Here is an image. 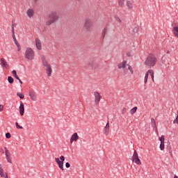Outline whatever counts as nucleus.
<instances>
[{
  "mask_svg": "<svg viewBox=\"0 0 178 178\" xmlns=\"http://www.w3.org/2000/svg\"><path fill=\"white\" fill-rule=\"evenodd\" d=\"M14 42H15V45H17V47H19V45H20L19 44V42H17V40H14Z\"/></svg>",
  "mask_w": 178,
  "mask_h": 178,
  "instance_id": "obj_39",
  "label": "nucleus"
},
{
  "mask_svg": "<svg viewBox=\"0 0 178 178\" xmlns=\"http://www.w3.org/2000/svg\"><path fill=\"white\" fill-rule=\"evenodd\" d=\"M93 95L95 105H99V102H101V99H102V96L98 91L94 92Z\"/></svg>",
  "mask_w": 178,
  "mask_h": 178,
  "instance_id": "obj_8",
  "label": "nucleus"
},
{
  "mask_svg": "<svg viewBox=\"0 0 178 178\" xmlns=\"http://www.w3.org/2000/svg\"><path fill=\"white\" fill-rule=\"evenodd\" d=\"M137 112V107H134L131 111L130 113L131 115H134Z\"/></svg>",
  "mask_w": 178,
  "mask_h": 178,
  "instance_id": "obj_29",
  "label": "nucleus"
},
{
  "mask_svg": "<svg viewBox=\"0 0 178 178\" xmlns=\"http://www.w3.org/2000/svg\"><path fill=\"white\" fill-rule=\"evenodd\" d=\"M0 154H5L6 159L8 163H13V161L12 160V154H10V152H9L6 147H0Z\"/></svg>",
  "mask_w": 178,
  "mask_h": 178,
  "instance_id": "obj_4",
  "label": "nucleus"
},
{
  "mask_svg": "<svg viewBox=\"0 0 178 178\" xmlns=\"http://www.w3.org/2000/svg\"><path fill=\"white\" fill-rule=\"evenodd\" d=\"M174 124H178V114L177 115L176 118L173 121Z\"/></svg>",
  "mask_w": 178,
  "mask_h": 178,
  "instance_id": "obj_33",
  "label": "nucleus"
},
{
  "mask_svg": "<svg viewBox=\"0 0 178 178\" xmlns=\"http://www.w3.org/2000/svg\"><path fill=\"white\" fill-rule=\"evenodd\" d=\"M49 19L46 22V26H51L59 19V15L56 12H52L48 15Z\"/></svg>",
  "mask_w": 178,
  "mask_h": 178,
  "instance_id": "obj_3",
  "label": "nucleus"
},
{
  "mask_svg": "<svg viewBox=\"0 0 178 178\" xmlns=\"http://www.w3.org/2000/svg\"><path fill=\"white\" fill-rule=\"evenodd\" d=\"M159 140L161 141L160 149H161V151H163V149H165V136H161L159 138Z\"/></svg>",
  "mask_w": 178,
  "mask_h": 178,
  "instance_id": "obj_14",
  "label": "nucleus"
},
{
  "mask_svg": "<svg viewBox=\"0 0 178 178\" xmlns=\"http://www.w3.org/2000/svg\"><path fill=\"white\" fill-rule=\"evenodd\" d=\"M172 33L176 37V38H178V26H175L172 27Z\"/></svg>",
  "mask_w": 178,
  "mask_h": 178,
  "instance_id": "obj_21",
  "label": "nucleus"
},
{
  "mask_svg": "<svg viewBox=\"0 0 178 178\" xmlns=\"http://www.w3.org/2000/svg\"><path fill=\"white\" fill-rule=\"evenodd\" d=\"M13 38L14 41H16V36L15 35V29L13 27Z\"/></svg>",
  "mask_w": 178,
  "mask_h": 178,
  "instance_id": "obj_34",
  "label": "nucleus"
},
{
  "mask_svg": "<svg viewBox=\"0 0 178 178\" xmlns=\"http://www.w3.org/2000/svg\"><path fill=\"white\" fill-rule=\"evenodd\" d=\"M138 30H139L138 26H135L132 30L131 34H136L138 33Z\"/></svg>",
  "mask_w": 178,
  "mask_h": 178,
  "instance_id": "obj_27",
  "label": "nucleus"
},
{
  "mask_svg": "<svg viewBox=\"0 0 178 178\" xmlns=\"http://www.w3.org/2000/svg\"><path fill=\"white\" fill-rule=\"evenodd\" d=\"M3 111V105H0V112H2Z\"/></svg>",
  "mask_w": 178,
  "mask_h": 178,
  "instance_id": "obj_40",
  "label": "nucleus"
},
{
  "mask_svg": "<svg viewBox=\"0 0 178 178\" xmlns=\"http://www.w3.org/2000/svg\"><path fill=\"white\" fill-rule=\"evenodd\" d=\"M41 59L43 66L46 67L45 70L47 76L51 77V75L52 74V68L51 67V65L48 63V60L45 56H41Z\"/></svg>",
  "mask_w": 178,
  "mask_h": 178,
  "instance_id": "obj_2",
  "label": "nucleus"
},
{
  "mask_svg": "<svg viewBox=\"0 0 178 178\" xmlns=\"http://www.w3.org/2000/svg\"><path fill=\"white\" fill-rule=\"evenodd\" d=\"M115 19L116 20V22H118V23H122V19H120V17H118V16H115Z\"/></svg>",
  "mask_w": 178,
  "mask_h": 178,
  "instance_id": "obj_32",
  "label": "nucleus"
},
{
  "mask_svg": "<svg viewBox=\"0 0 178 178\" xmlns=\"http://www.w3.org/2000/svg\"><path fill=\"white\" fill-rule=\"evenodd\" d=\"M152 129H153V131H155L156 134H158V133H159L158 132V127H153Z\"/></svg>",
  "mask_w": 178,
  "mask_h": 178,
  "instance_id": "obj_35",
  "label": "nucleus"
},
{
  "mask_svg": "<svg viewBox=\"0 0 178 178\" xmlns=\"http://www.w3.org/2000/svg\"><path fill=\"white\" fill-rule=\"evenodd\" d=\"M94 27V23L91 19H85L83 28L86 31H91Z\"/></svg>",
  "mask_w": 178,
  "mask_h": 178,
  "instance_id": "obj_6",
  "label": "nucleus"
},
{
  "mask_svg": "<svg viewBox=\"0 0 178 178\" xmlns=\"http://www.w3.org/2000/svg\"><path fill=\"white\" fill-rule=\"evenodd\" d=\"M17 80L20 83V84H23V81H22V80H20V78H19V79H17Z\"/></svg>",
  "mask_w": 178,
  "mask_h": 178,
  "instance_id": "obj_44",
  "label": "nucleus"
},
{
  "mask_svg": "<svg viewBox=\"0 0 178 178\" xmlns=\"http://www.w3.org/2000/svg\"><path fill=\"white\" fill-rule=\"evenodd\" d=\"M118 3L120 8H123L124 6V0H118Z\"/></svg>",
  "mask_w": 178,
  "mask_h": 178,
  "instance_id": "obj_25",
  "label": "nucleus"
},
{
  "mask_svg": "<svg viewBox=\"0 0 178 178\" xmlns=\"http://www.w3.org/2000/svg\"><path fill=\"white\" fill-rule=\"evenodd\" d=\"M127 65V61L124 60L118 65V69H124V67H126Z\"/></svg>",
  "mask_w": 178,
  "mask_h": 178,
  "instance_id": "obj_20",
  "label": "nucleus"
},
{
  "mask_svg": "<svg viewBox=\"0 0 178 178\" xmlns=\"http://www.w3.org/2000/svg\"><path fill=\"white\" fill-rule=\"evenodd\" d=\"M127 66L128 67V70H129L131 74H134V70L133 69V67L129 64H127Z\"/></svg>",
  "mask_w": 178,
  "mask_h": 178,
  "instance_id": "obj_24",
  "label": "nucleus"
},
{
  "mask_svg": "<svg viewBox=\"0 0 178 178\" xmlns=\"http://www.w3.org/2000/svg\"><path fill=\"white\" fill-rule=\"evenodd\" d=\"M149 76V73L147 72L145 73V77H144V84H147L148 83V77Z\"/></svg>",
  "mask_w": 178,
  "mask_h": 178,
  "instance_id": "obj_23",
  "label": "nucleus"
},
{
  "mask_svg": "<svg viewBox=\"0 0 178 178\" xmlns=\"http://www.w3.org/2000/svg\"><path fill=\"white\" fill-rule=\"evenodd\" d=\"M132 162H134L136 165H141V160L138 157V154L137 151L134 150V154L132 156Z\"/></svg>",
  "mask_w": 178,
  "mask_h": 178,
  "instance_id": "obj_9",
  "label": "nucleus"
},
{
  "mask_svg": "<svg viewBox=\"0 0 178 178\" xmlns=\"http://www.w3.org/2000/svg\"><path fill=\"white\" fill-rule=\"evenodd\" d=\"M89 65H90V66H95V63H94V61H91V62L89 63Z\"/></svg>",
  "mask_w": 178,
  "mask_h": 178,
  "instance_id": "obj_41",
  "label": "nucleus"
},
{
  "mask_svg": "<svg viewBox=\"0 0 178 178\" xmlns=\"http://www.w3.org/2000/svg\"><path fill=\"white\" fill-rule=\"evenodd\" d=\"M157 61L158 60L156 59V57L155 56V55L152 54H149L147 56L145 60L144 61V65L145 66H147V67H154V66L156 65Z\"/></svg>",
  "mask_w": 178,
  "mask_h": 178,
  "instance_id": "obj_1",
  "label": "nucleus"
},
{
  "mask_svg": "<svg viewBox=\"0 0 178 178\" xmlns=\"http://www.w3.org/2000/svg\"><path fill=\"white\" fill-rule=\"evenodd\" d=\"M55 161L57 163V165H58V168L62 170H65V168L63 167V163L65 162V156H61L59 158H55Z\"/></svg>",
  "mask_w": 178,
  "mask_h": 178,
  "instance_id": "obj_7",
  "label": "nucleus"
},
{
  "mask_svg": "<svg viewBox=\"0 0 178 178\" xmlns=\"http://www.w3.org/2000/svg\"><path fill=\"white\" fill-rule=\"evenodd\" d=\"M126 5L129 10H133L134 7L133 6V2L131 1L130 0L127 1Z\"/></svg>",
  "mask_w": 178,
  "mask_h": 178,
  "instance_id": "obj_19",
  "label": "nucleus"
},
{
  "mask_svg": "<svg viewBox=\"0 0 178 178\" xmlns=\"http://www.w3.org/2000/svg\"><path fill=\"white\" fill-rule=\"evenodd\" d=\"M111 129V127L109 125V121L107 122L106 126L103 129V133L105 136H108L109 134V130Z\"/></svg>",
  "mask_w": 178,
  "mask_h": 178,
  "instance_id": "obj_15",
  "label": "nucleus"
},
{
  "mask_svg": "<svg viewBox=\"0 0 178 178\" xmlns=\"http://www.w3.org/2000/svg\"><path fill=\"white\" fill-rule=\"evenodd\" d=\"M0 65L3 69L8 70L10 68L8 61H6L3 58H0Z\"/></svg>",
  "mask_w": 178,
  "mask_h": 178,
  "instance_id": "obj_11",
  "label": "nucleus"
},
{
  "mask_svg": "<svg viewBox=\"0 0 178 178\" xmlns=\"http://www.w3.org/2000/svg\"><path fill=\"white\" fill-rule=\"evenodd\" d=\"M10 137H11L10 133H6V138H10Z\"/></svg>",
  "mask_w": 178,
  "mask_h": 178,
  "instance_id": "obj_38",
  "label": "nucleus"
},
{
  "mask_svg": "<svg viewBox=\"0 0 178 178\" xmlns=\"http://www.w3.org/2000/svg\"><path fill=\"white\" fill-rule=\"evenodd\" d=\"M0 177L9 178L8 177V172H5V171H3V168H2V164H0Z\"/></svg>",
  "mask_w": 178,
  "mask_h": 178,
  "instance_id": "obj_16",
  "label": "nucleus"
},
{
  "mask_svg": "<svg viewBox=\"0 0 178 178\" xmlns=\"http://www.w3.org/2000/svg\"><path fill=\"white\" fill-rule=\"evenodd\" d=\"M148 73H149V76H151L153 83H155V79H154L155 72H154V70H148Z\"/></svg>",
  "mask_w": 178,
  "mask_h": 178,
  "instance_id": "obj_22",
  "label": "nucleus"
},
{
  "mask_svg": "<svg viewBox=\"0 0 178 178\" xmlns=\"http://www.w3.org/2000/svg\"><path fill=\"white\" fill-rule=\"evenodd\" d=\"M106 34V29H104L103 31H102V35L103 37H105V35Z\"/></svg>",
  "mask_w": 178,
  "mask_h": 178,
  "instance_id": "obj_37",
  "label": "nucleus"
},
{
  "mask_svg": "<svg viewBox=\"0 0 178 178\" xmlns=\"http://www.w3.org/2000/svg\"><path fill=\"white\" fill-rule=\"evenodd\" d=\"M80 138L79 134L76 132L74 133L70 138V143L73 144V143H76V141Z\"/></svg>",
  "mask_w": 178,
  "mask_h": 178,
  "instance_id": "obj_13",
  "label": "nucleus"
},
{
  "mask_svg": "<svg viewBox=\"0 0 178 178\" xmlns=\"http://www.w3.org/2000/svg\"><path fill=\"white\" fill-rule=\"evenodd\" d=\"M17 97H19L20 99H24V95L23 93L17 92Z\"/></svg>",
  "mask_w": 178,
  "mask_h": 178,
  "instance_id": "obj_30",
  "label": "nucleus"
},
{
  "mask_svg": "<svg viewBox=\"0 0 178 178\" xmlns=\"http://www.w3.org/2000/svg\"><path fill=\"white\" fill-rule=\"evenodd\" d=\"M12 74L13 77H15V79H16L17 80H19V76H17V73L16 72V70H13Z\"/></svg>",
  "mask_w": 178,
  "mask_h": 178,
  "instance_id": "obj_28",
  "label": "nucleus"
},
{
  "mask_svg": "<svg viewBox=\"0 0 178 178\" xmlns=\"http://www.w3.org/2000/svg\"><path fill=\"white\" fill-rule=\"evenodd\" d=\"M38 0H33V2H37Z\"/></svg>",
  "mask_w": 178,
  "mask_h": 178,
  "instance_id": "obj_47",
  "label": "nucleus"
},
{
  "mask_svg": "<svg viewBox=\"0 0 178 178\" xmlns=\"http://www.w3.org/2000/svg\"><path fill=\"white\" fill-rule=\"evenodd\" d=\"M24 56L28 60H33L35 58L34 50L31 47H28L25 50Z\"/></svg>",
  "mask_w": 178,
  "mask_h": 178,
  "instance_id": "obj_5",
  "label": "nucleus"
},
{
  "mask_svg": "<svg viewBox=\"0 0 178 178\" xmlns=\"http://www.w3.org/2000/svg\"><path fill=\"white\" fill-rule=\"evenodd\" d=\"M8 83H10V84H13V83L14 81L13 78H12V76H8Z\"/></svg>",
  "mask_w": 178,
  "mask_h": 178,
  "instance_id": "obj_31",
  "label": "nucleus"
},
{
  "mask_svg": "<svg viewBox=\"0 0 178 178\" xmlns=\"http://www.w3.org/2000/svg\"><path fill=\"white\" fill-rule=\"evenodd\" d=\"M167 54H169V51H168Z\"/></svg>",
  "mask_w": 178,
  "mask_h": 178,
  "instance_id": "obj_48",
  "label": "nucleus"
},
{
  "mask_svg": "<svg viewBox=\"0 0 178 178\" xmlns=\"http://www.w3.org/2000/svg\"><path fill=\"white\" fill-rule=\"evenodd\" d=\"M26 16L28 17V19H34V9L33 8H29L27 10H26Z\"/></svg>",
  "mask_w": 178,
  "mask_h": 178,
  "instance_id": "obj_12",
  "label": "nucleus"
},
{
  "mask_svg": "<svg viewBox=\"0 0 178 178\" xmlns=\"http://www.w3.org/2000/svg\"><path fill=\"white\" fill-rule=\"evenodd\" d=\"M29 95L31 101L35 102L37 101V92H35V90L31 89L29 90Z\"/></svg>",
  "mask_w": 178,
  "mask_h": 178,
  "instance_id": "obj_10",
  "label": "nucleus"
},
{
  "mask_svg": "<svg viewBox=\"0 0 178 178\" xmlns=\"http://www.w3.org/2000/svg\"><path fill=\"white\" fill-rule=\"evenodd\" d=\"M122 111H123V112H126V111H127L126 108H124L122 109Z\"/></svg>",
  "mask_w": 178,
  "mask_h": 178,
  "instance_id": "obj_45",
  "label": "nucleus"
},
{
  "mask_svg": "<svg viewBox=\"0 0 178 178\" xmlns=\"http://www.w3.org/2000/svg\"><path fill=\"white\" fill-rule=\"evenodd\" d=\"M17 48H18V49H17V51H20L21 49H22V48L20 47V45H19V47H17Z\"/></svg>",
  "mask_w": 178,
  "mask_h": 178,
  "instance_id": "obj_43",
  "label": "nucleus"
},
{
  "mask_svg": "<svg viewBox=\"0 0 178 178\" xmlns=\"http://www.w3.org/2000/svg\"><path fill=\"white\" fill-rule=\"evenodd\" d=\"M174 178H178L177 175H175Z\"/></svg>",
  "mask_w": 178,
  "mask_h": 178,
  "instance_id": "obj_46",
  "label": "nucleus"
},
{
  "mask_svg": "<svg viewBox=\"0 0 178 178\" xmlns=\"http://www.w3.org/2000/svg\"><path fill=\"white\" fill-rule=\"evenodd\" d=\"M19 104H20L19 107V115L21 116H23L24 115V104H23V102H20Z\"/></svg>",
  "mask_w": 178,
  "mask_h": 178,
  "instance_id": "obj_18",
  "label": "nucleus"
},
{
  "mask_svg": "<svg viewBox=\"0 0 178 178\" xmlns=\"http://www.w3.org/2000/svg\"><path fill=\"white\" fill-rule=\"evenodd\" d=\"M151 126H152V127H156V122L155 121V119H154V118H151Z\"/></svg>",
  "mask_w": 178,
  "mask_h": 178,
  "instance_id": "obj_26",
  "label": "nucleus"
},
{
  "mask_svg": "<svg viewBox=\"0 0 178 178\" xmlns=\"http://www.w3.org/2000/svg\"><path fill=\"white\" fill-rule=\"evenodd\" d=\"M35 45L38 51H41V49H42V43H41V40L40 39H35Z\"/></svg>",
  "mask_w": 178,
  "mask_h": 178,
  "instance_id": "obj_17",
  "label": "nucleus"
},
{
  "mask_svg": "<svg viewBox=\"0 0 178 178\" xmlns=\"http://www.w3.org/2000/svg\"><path fill=\"white\" fill-rule=\"evenodd\" d=\"M15 126L17 129H23V127L19 125V122H15Z\"/></svg>",
  "mask_w": 178,
  "mask_h": 178,
  "instance_id": "obj_36",
  "label": "nucleus"
},
{
  "mask_svg": "<svg viewBox=\"0 0 178 178\" xmlns=\"http://www.w3.org/2000/svg\"><path fill=\"white\" fill-rule=\"evenodd\" d=\"M65 167H66V168H70V163H65Z\"/></svg>",
  "mask_w": 178,
  "mask_h": 178,
  "instance_id": "obj_42",
  "label": "nucleus"
}]
</instances>
